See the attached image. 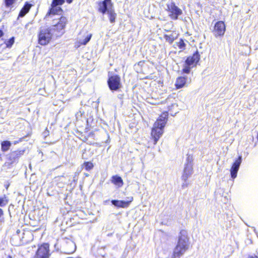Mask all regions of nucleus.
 I'll use <instances>...</instances> for the list:
<instances>
[{
    "label": "nucleus",
    "mask_w": 258,
    "mask_h": 258,
    "mask_svg": "<svg viewBox=\"0 0 258 258\" xmlns=\"http://www.w3.org/2000/svg\"><path fill=\"white\" fill-rule=\"evenodd\" d=\"M97 5L98 11L103 14L107 12L110 22H114L116 18V14L112 9L113 5L111 3V0L98 1Z\"/></svg>",
    "instance_id": "4"
},
{
    "label": "nucleus",
    "mask_w": 258,
    "mask_h": 258,
    "mask_svg": "<svg viewBox=\"0 0 258 258\" xmlns=\"http://www.w3.org/2000/svg\"><path fill=\"white\" fill-rule=\"evenodd\" d=\"M242 162V157L241 156H239L238 158L235 161V162L232 164L230 171V174L231 177L234 179L237 176V174L238 172V171L239 169V167L240 166V164Z\"/></svg>",
    "instance_id": "12"
},
{
    "label": "nucleus",
    "mask_w": 258,
    "mask_h": 258,
    "mask_svg": "<svg viewBox=\"0 0 258 258\" xmlns=\"http://www.w3.org/2000/svg\"><path fill=\"white\" fill-rule=\"evenodd\" d=\"M108 84L111 90H118L121 87L120 77L117 75L110 77L108 80Z\"/></svg>",
    "instance_id": "9"
},
{
    "label": "nucleus",
    "mask_w": 258,
    "mask_h": 258,
    "mask_svg": "<svg viewBox=\"0 0 258 258\" xmlns=\"http://www.w3.org/2000/svg\"><path fill=\"white\" fill-rule=\"evenodd\" d=\"M177 34L176 33H171L170 34L164 35V38L166 41L169 42L170 44L172 43L173 41L177 38Z\"/></svg>",
    "instance_id": "18"
},
{
    "label": "nucleus",
    "mask_w": 258,
    "mask_h": 258,
    "mask_svg": "<svg viewBox=\"0 0 258 258\" xmlns=\"http://www.w3.org/2000/svg\"><path fill=\"white\" fill-rule=\"evenodd\" d=\"M1 145L2 151L5 152L9 149L11 145V143L10 141H4L2 143Z\"/></svg>",
    "instance_id": "21"
},
{
    "label": "nucleus",
    "mask_w": 258,
    "mask_h": 258,
    "mask_svg": "<svg viewBox=\"0 0 258 258\" xmlns=\"http://www.w3.org/2000/svg\"><path fill=\"white\" fill-rule=\"evenodd\" d=\"M187 78L184 77H179L177 78L175 82V86L177 89H180L183 87L186 82Z\"/></svg>",
    "instance_id": "16"
},
{
    "label": "nucleus",
    "mask_w": 258,
    "mask_h": 258,
    "mask_svg": "<svg viewBox=\"0 0 258 258\" xmlns=\"http://www.w3.org/2000/svg\"><path fill=\"white\" fill-rule=\"evenodd\" d=\"M67 1V2L68 3V4H71L72 3L73 1V0H66Z\"/></svg>",
    "instance_id": "31"
},
{
    "label": "nucleus",
    "mask_w": 258,
    "mask_h": 258,
    "mask_svg": "<svg viewBox=\"0 0 258 258\" xmlns=\"http://www.w3.org/2000/svg\"><path fill=\"white\" fill-rule=\"evenodd\" d=\"M52 31L49 28H40L38 33V42L41 45L50 43L52 38Z\"/></svg>",
    "instance_id": "5"
},
{
    "label": "nucleus",
    "mask_w": 258,
    "mask_h": 258,
    "mask_svg": "<svg viewBox=\"0 0 258 258\" xmlns=\"http://www.w3.org/2000/svg\"><path fill=\"white\" fill-rule=\"evenodd\" d=\"M8 198L6 195L0 197V207L5 206L8 204Z\"/></svg>",
    "instance_id": "22"
},
{
    "label": "nucleus",
    "mask_w": 258,
    "mask_h": 258,
    "mask_svg": "<svg viewBox=\"0 0 258 258\" xmlns=\"http://www.w3.org/2000/svg\"><path fill=\"white\" fill-rule=\"evenodd\" d=\"M4 35V33L2 30H0V38Z\"/></svg>",
    "instance_id": "30"
},
{
    "label": "nucleus",
    "mask_w": 258,
    "mask_h": 258,
    "mask_svg": "<svg viewBox=\"0 0 258 258\" xmlns=\"http://www.w3.org/2000/svg\"><path fill=\"white\" fill-rule=\"evenodd\" d=\"M92 37V34L90 33H86L84 36V38H80L76 42V46L78 47H80L81 45H85L90 41Z\"/></svg>",
    "instance_id": "14"
},
{
    "label": "nucleus",
    "mask_w": 258,
    "mask_h": 258,
    "mask_svg": "<svg viewBox=\"0 0 258 258\" xmlns=\"http://www.w3.org/2000/svg\"><path fill=\"white\" fill-rule=\"evenodd\" d=\"M111 182L118 187L122 186L123 183L122 178L117 175H114L112 177Z\"/></svg>",
    "instance_id": "17"
},
{
    "label": "nucleus",
    "mask_w": 258,
    "mask_h": 258,
    "mask_svg": "<svg viewBox=\"0 0 258 258\" xmlns=\"http://www.w3.org/2000/svg\"><path fill=\"white\" fill-rule=\"evenodd\" d=\"M31 7V5L26 3L21 10L19 16L20 17H24L29 11Z\"/></svg>",
    "instance_id": "20"
},
{
    "label": "nucleus",
    "mask_w": 258,
    "mask_h": 258,
    "mask_svg": "<svg viewBox=\"0 0 258 258\" xmlns=\"http://www.w3.org/2000/svg\"><path fill=\"white\" fill-rule=\"evenodd\" d=\"M200 58V56L198 52L195 53L192 56L188 57L183 64V72L184 73L189 74L190 69L196 66Z\"/></svg>",
    "instance_id": "6"
},
{
    "label": "nucleus",
    "mask_w": 258,
    "mask_h": 258,
    "mask_svg": "<svg viewBox=\"0 0 258 258\" xmlns=\"http://www.w3.org/2000/svg\"><path fill=\"white\" fill-rule=\"evenodd\" d=\"M83 165L87 170H90L92 169L94 166L93 163L90 162H85Z\"/></svg>",
    "instance_id": "25"
},
{
    "label": "nucleus",
    "mask_w": 258,
    "mask_h": 258,
    "mask_svg": "<svg viewBox=\"0 0 258 258\" xmlns=\"http://www.w3.org/2000/svg\"><path fill=\"white\" fill-rule=\"evenodd\" d=\"M168 112H163L154 123L151 131V136L154 140V144L156 145L164 133V128L166 124Z\"/></svg>",
    "instance_id": "2"
},
{
    "label": "nucleus",
    "mask_w": 258,
    "mask_h": 258,
    "mask_svg": "<svg viewBox=\"0 0 258 258\" xmlns=\"http://www.w3.org/2000/svg\"><path fill=\"white\" fill-rule=\"evenodd\" d=\"M225 31V25L223 21H218L215 24L213 32L216 37L223 36Z\"/></svg>",
    "instance_id": "10"
},
{
    "label": "nucleus",
    "mask_w": 258,
    "mask_h": 258,
    "mask_svg": "<svg viewBox=\"0 0 258 258\" xmlns=\"http://www.w3.org/2000/svg\"><path fill=\"white\" fill-rule=\"evenodd\" d=\"M68 22L67 17L56 16L53 19L52 25L49 28L56 37H60L64 33V29Z\"/></svg>",
    "instance_id": "3"
},
{
    "label": "nucleus",
    "mask_w": 258,
    "mask_h": 258,
    "mask_svg": "<svg viewBox=\"0 0 258 258\" xmlns=\"http://www.w3.org/2000/svg\"><path fill=\"white\" fill-rule=\"evenodd\" d=\"M60 11H62V9L60 7L51 6L50 9L46 14V16L49 17L51 15H55Z\"/></svg>",
    "instance_id": "19"
},
{
    "label": "nucleus",
    "mask_w": 258,
    "mask_h": 258,
    "mask_svg": "<svg viewBox=\"0 0 258 258\" xmlns=\"http://www.w3.org/2000/svg\"><path fill=\"white\" fill-rule=\"evenodd\" d=\"M14 37H12L9 40H8L7 41H6L5 42L7 47H9V48L11 47L13 45V44H14Z\"/></svg>",
    "instance_id": "26"
},
{
    "label": "nucleus",
    "mask_w": 258,
    "mask_h": 258,
    "mask_svg": "<svg viewBox=\"0 0 258 258\" xmlns=\"http://www.w3.org/2000/svg\"><path fill=\"white\" fill-rule=\"evenodd\" d=\"M49 246L47 244H44L39 247L37 250L36 258H48Z\"/></svg>",
    "instance_id": "11"
},
{
    "label": "nucleus",
    "mask_w": 258,
    "mask_h": 258,
    "mask_svg": "<svg viewBox=\"0 0 258 258\" xmlns=\"http://www.w3.org/2000/svg\"><path fill=\"white\" fill-rule=\"evenodd\" d=\"M248 258H258L257 256H249Z\"/></svg>",
    "instance_id": "32"
},
{
    "label": "nucleus",
    "mask_w": 258,
    "mask_h": 258,
    "mask_svg": "<svg viewBox=\"0 0 258 258\" xmlns=\"http://www.w3.org/2000/svg\"><path fill=\"white\" fill-rule=\"evenodd\" d=\"M18 154L17 152H14L11 154V156L17 155Z\"/></svg>",
    "instance_id": "29"
},
{
    "label": "nucleus",
    "mask_w": 258,
    "mask_h": 258,
    "mask_svg": "<svg viewBox=\"0 0 258 258\" xmlns=\"http://www.w3.org/2000/svg\"><path fill=\"white\" fill-rule=\"evenodd\" d=\"M177 45L181 50H184L185 48V43L182 39H180L179 42H177Z\"/></svg>",
    "instance_id": "24"
},
{
    "label": "nucleus",
    "mask_w": 258,
    "mask_h": 258,
    "mask_svg": "<svg viewBox=\"0 0 258 258\" xmlns=\"http://www.w3.org/2000/svg\"><path fill=\"white\" fill-rule=\"evenodd\" d=\"M76 246L75 243L72 240H69L67 243V247L66 252L71 254L75 251Z\"/></svg>",
    "instance_id": "15"
},
{
    "label": "nucleus",
    "mask_w": 258,
    "mask_h": 258,
    "mask_svg": "<svg viewBox=\"0 0 258 258\" xmlns=\"http://www.w3.org/2000/svg\"><path fill=\"white\" fill-rule=\"evenodd\" d=\"M192 174V164L191 163V159L188 156L187 158V163L185 165L182 179L184 181L182 186H187L186 180Z\"/></svg>",
    "instance_id": "8"
},
{
    "label": "nucleus",
    "mask_w": 258,
    "mask_h": 258,
    "mask_svg": "<svg viewBox=\"0 0 258 258\" xmlns=\"http://www.w3.org/2000/svg\"><path fill=\"white\" fill-rule=\"evenodd\" d=\"M4 215L3 211L0 208V221L3 220V216Z\"/></svg>",
    "instance_id": "28"
},
{
    "label": "nucleus",
    "mask_w": 258,
    "mask_h": 258,
    "mask_svg": "<svg viewBox=\"0 0 258 258\" xmlns=\"http://www.w3.org/2000/svg\"><path fill=\"white\" fill-rule=\"evenodd\" d=\"M130 199L128 201H118V200H112L111 201L112 204L118 208H126L130 205V204L132 202L133 200V197L128 198Z\"/></svg>",
    "instance_id": "13"
},
{
    "label": "nucleus",
    "mask_w": 258,
    "mask_h": 258,
    "mask_svg": "<svg viewBox=\"0 0 258 258\" xmlns=\"http://www.w3.org/2000/svg\"><path fill=\"white\" fill-rule=\"evenodd\" d=\"M167 11L169 16L173 20H176L179 15L182 14V11L175 6L173 2L167 4Z\"/></svg>",
    "instance_id": "7"
},
{
    "label": "nucleus",
    "mask_w": 258,
    "mask_h": 258,
    "mask_svg": "<svg viewBox=\"0 0 258 258\" xmlns=\"http://www.w3.org/2000/svg\"><path fill=\"white\" fill-rule=\"evenodd\" d=\"M64 3V0H53L51 6L56 7L60 6Z\"/></svg>",
    "instance_id": "23"
},
{
    "label": "nucleus",
    "mask_w": 258,
    "mask_h": 258,
    "mask_svg": "<svg viewBox=\"0 0 258 258\" xmlns=\"http://www.w3.org/2000/svg\"><path fill=\"white\" fill-rule=\"evenodd\" d=\"M189 246V241L187 232L181 230L171 258H180L188 249Z\"/></svg>",
    "instance_id": "1"
},
{
    "label": "nucleus",
    "mask_w": 258,
    "mask_h": 258,
    "mask_svg": "<svg viewBox=\"0 0 258 258\" xmlns=\"http://www.w3.org/2000/svg\"><path fill=\"white\" fill-rule=\"evenodd\" d=\"M17 0H5V5L7 7L12 6Z\"/></svg>",
    "instance_id": "27"
}]
</instances>
